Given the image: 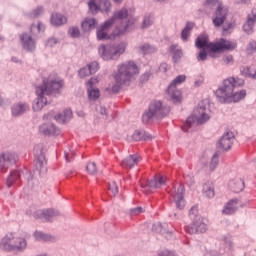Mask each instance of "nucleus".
I'll return each instance as SVG.
<instances>
[{"label":"nucleus","mask_w":256,"mask_h":256,"mask_svg":"<svg viewBox=\"0 0 256 256\" xmlns=\"http://www.w3.org/2000/svg\"><path fill=\"white\" fill-rule=\"evenodd\" d=\"M245 81L241 78L229 77L223 80L222 85L217 88L215 95L219 103H239L247 97V91L237 90L243 87Z\"/></svg>","instance_id":"f257e3e1"},{"label":"nucleus","mask_w":256,"mask_h":256,"mask_svg":"<svg viewBox=\"0 0 256 256\" xmlns=\"http://www.w3.org/2000/svg\"><path fill=\"white\" fill-rule=\"evenodd\" d=\"M63 85H65L63 80L43 78L42 84L36 87L37 98L33 104L34 111H41L45 105L51 103V95L53 93H60L61 89H63Z\"/></svg>","instance_id":"f03ea898"},{"label":"nucleus","mask_w":256,"mask_h":256,"mask_svg":"<svg viewBox=\"0 0 256 256\" xmlns=\"http://www.w3.org/2000/svg\"><path fill=\"white\" fill-rule=\"evenodd\" d=\"M139 73V67L133 61H127L119 64L117 67V73L113 75L115 83L111 87L113 93H119L123 88V85H129L134 75Z\"/></svg>","instance_id":"7ed1b4c3"},{"label":"nucleus","mask_w":256,"mask_h":256,"mask_svg":"<svg viewBox=\"0 0 256 256\" xmlns=\"http://www.w3.org/2000/svg\"><path fill=\"white\" fill-rule=\"evenodd\" d=\"M171 108L165 104H163L160 100L152 101L148 109L142 115V123L144 125H149V123H153V119H163V117H167Z\"/></svg>","instance_id":"20e7f679"},{"label":"nucleus","mask_w":256,"mask_h":256,"mask_svg":"<svg viewBox=\"0 0 256 256\" xmlns=\"http://www.w3.org/2000/svg\"><path fill=\"white\" fill-rule=\"evenodd\" d=\"M195 115H191L187 118L184 125L182 126V131L187 133L189 129H191L193 123L197 121L198 125H203V123H207L211 119V116H209V113H211V110L209 109V101L208 100H202L198 104V108L196 109Z\"/></svg>","instance_id":"39448f33"},{"label":"nucleus","mask_w":256,"mask_h":256,"mask_svg":"<svg viewBox=\"0 0 256 256\" xmlns=\"http://www.w3.org/2000/svg\"><path fill=\"white\" fill-rule=\"evenodd\" d=\"M127 45L125 43L120 44H101L98 47V53L103 61H117L125 50Z\"/></svg>","instance_id":"423d86ee"},{"label":"nucleus","mask_w":256,"mask_h":256,"mask_svg":"<svg viewBox=\"0 0 256 256\" xmlns=\"http://www.w3.org/2000/svg\"><path fill=\"white\" fill-rule=\"evenodd\" d=\"M43 31H45V25H43V23L38 22L37 24H32L30 26V35L27 33L20 35V41L23 49L29 53H31V51H35L37 45L35 37H39V33H43Z\"/></svg>","instance_id":"0eeeda50"},{"label":"nucleus","mask_w":256,"mask_h":256,"mask_svg":"<svg viewBox=\"0 0 256 256\" xmlns=\"http://www.w3.org/2000/svg\"><path fill=\"white\" fill-rule=\"evenodd\" d=\"M218 5L214 16L212 18V23L214 27H221L227 19V15H229V7L223 5L221 0H205L204 7H215Z\"/></svg>","instance_id":"6e6552de"},{"label":"nucleus","mask_w":256,"mask_h":256,"mask_svg":"<svg viewBox=\"0 0 256 256\" xmlns=\"http://www.w3.org/2000/svg\"><path fill=\"white\" fill-rule=\"evenodd\" d=\"M186 79H187V76L178 75L168 86L167 94L169 95L173 103H179V101H181V91L177 89V85H181V83H185Z\"/></svg>","instance_id":"1a4fd4ad"},{"label":"nucleus","mask_w":256,"mask_h":256,"mask_svg":"<svg viewBox=\"0 0 256 256\" xmlns=\"http://www.w3.org/2000/svg\"><path fill=\"white\" fill-rule=\"evenodd\" d=\"M19 160V156L15 152H2L0 153V173H7L9 167L15 165Z\"/></svg>","instance_id":"9d476101"},{"label":"nucleus","mask_w":256,"mask_h":256,"mask_svg":"<svg viewBox=\"0 0 256 256\" xmlns=\"http://www.w3.org/2000/svg\"><path fill=\"white\" fill-rule=\"evenodd\" d=\"M34 163L35 169L39 173L47 171V161L45 160V153L43 152V145L41 144L34 146Z\"/></svg>","instance_id":"9b49d317"},{"label":"nucleus","mask_w":256,"mask_h":256,"mask_svg":"<svg viewBox=\"0 0 256 256\" xmlns=\"http://www.w3.org/2000/svg\"><path fill=\"white\" fill-rule=\"evenodd\" d=\"M59 215H61V213L55 208L42 209L34 213L35 219H44L47 223H53Z\"/></svg>","instance_id":"f8f14e48"},{"label":"nucleus","mask_w":256,"mask_h":256,"mask_svg":"<svg viewBox=\"0 0 256 256\" xmlns=\"http://www.w3.org/2000/svg\"><path fill=\"white\" fill-rule=\"evenodd\" d=\"M170 199L176 205V209H184L185 208V186L180 184L176 190H174L170 194Z\"/></svg>","instance_id":"ddd939ff"},{"label":"nucleus","mask_w":256,"mask_h":256,"mask_svg":"<svg viewBox=\"0 0 256 256\" xmlns=\"http://www.w3.org/2000/svg\"><path fill=\"white\" fill-rule=\"evenodd\" d=\"M185 231L189 235H195L200 233H206L207 232V224L205 223V219L199 218L197 220H194L191 224L188 226H185Z\"/></svg>","instance_id":"4468645a"},{"label":"nucleus","mask_w":256,"mask_h":256,"mask_svg":"<svg viewBox=\"0 0 256 256\" xmlns=\"http://www.w3.org/2000/svg\"><path fill=\"white\" fill-rule=\"evenodd\" d=\"M232 251H233V242L231 241V238L224 237L222 240L220 252H217V250H211L208 253V256H223V253H231Z\"/></svg>","instance_id":"2eb2a0df"},{"label":"nucleus","mask_w":256,"mask_h":256,"mask_svg":"<svg viewBox=\"0 0 256 256\" xmlns=\"http://www.w3.org/2000/svg\"><path fill=\"white\" fill-rule=\"evenodd\" d=\"M14 241H15V233L13 232L7 233L0 240V249H2V251H6V253H13Z\"/></svg>","instance_id":"dca6fc26"},{"label":"nucleus","mask_w":256,"mask_h":256,"mask_svg":"<svg viewBox=\"0 0 256 256\" xmlns=\"http://www.w3.org/2000/svg\"><path fill=\"white\" fill-rule=\"evenodd\" d=\"M113 25V20H106L96 31V37L98 41H109L111 36L107 33V29H110Z\"/></svg>","instance_id":"f3484780"},{"label":"nucleus","mask_w":256,"mask_h":256,"mask_svg":"<svg viewBox=\"0 0 256 256\" xmlns=\"http://www.w3.org/2000/svg\"><path fill=\"white\" fill-rule=\"evenodd\" d=\"M233 141H235V135L233 132H226L220 138L218 147L219 149H222V151H229V149L233 147Z\"/></svg>","instance_id":"a211bd4d"},{"label":"nucleus","mask_w":256,"mask_h":256,"mask_svg":"<svg viewBox=\"0 0 256 256\" xmlns=\"http://www.w3.org/2000/svg\"><path fill=\"white\" fill-rule=\"evenodd\" d=\"M256 23V10L252 9L251 13L247 15L246 22L243 24V31L247 35H252Z\"/></svg>","instance_id":"6ab92c4d"},{"label":"nucleus","mask_w":256,"mask_h":256,"mask_svg":"<svg viewBox=\"0 0 256 256\" xmlns=\"http://www.w3.org/2000/svg\"><path fill=\"white\" fill-rule=\"evenodd\" d=\"M256 23V10L252 9L251 13L247 15L246 22L243 24V31L247 35H252Z\"/></svg>","instance_id":"aec40b11"},{"label":"nucleus","mask_w":256,"mask_h":256,"mask_svg":"<svg viewBox=\"0 0 256 256\" xmlns=\"http://www.w3.org/2000/svg\"><path fill=\"white\" fill-rule=\"evenodd\" d=\"M166 183L167 178H165V176H155L147 182L146 187L144 188V193H147V189H161V187H165Z\"/></svg>","instance_id":"412c9836"},{"label":"nucleus","mask_w":256,"mask_h":256,"mask_svg":"<svg viewBox=\"0 0 256 256\" xmlns=\"http://www.w3.org/2000/svg\"><path fill=\"white\" fill-rule=\"evenodd\" d=\"M152 231L159 233L160 235H166V239H169L173 235V230L169 229L168 223L157 222L152 225Z\"/></svg>","instance_id":"4be33fe9"},{"label":"nucleus","mask_w":256,"mask_h":256,"mask_svg":"<svg viewBox=\"0 0 256 256\" xmlns=\"http://www.w3.org/2000/svg\"><path fill=\"white\" fill-rule=\"evenodd\" d=\"M235 46L231 43V41H227L225 39H221L220 42H216L211 44V53H219V51H229L234 49Z\"/></svg>","instance_id":"5701e85b"},{"label":"nucleus","mask_w":256,"mask_h":256,"mask_svg":"<svg viewBox=\"0 0 256 256\" xmlns=\"http://www.w3.org/2000/svg\"><path fill=\"white\" fill-rule=\"evenodd\" d=\"M27 249V239L25 237L14 234V245H12V253H23Z\"/></svg>","instance_id":"b1692460"},{"label":"nucleus","mask_w":256,"mask_h":256,"mask_svg":"<svg viewBox=\"0 0 256 256\" xmlns=\"http://www.w3.org/2000/svg\"><path fill=\"white\" fill-rule=\"evenodd\" d=\"M23 175H25V172L21 170L12 171L6 181L7 187H13V185H21V177H23Z\"/></svg>","instance_id":"393cba45"},{"label":"nucleus","mask_w":256,"mask_h":256,"mask_svg":"<svg viewBox=\"0 0 256 256\" xmlns=\"http://www.w3.org/2000/svg\"><path fill=\"white\" fill-rule=\"evenodd\" d=\"M29 111V104L25 102H18L12 105L11 113L13 117H21V115H25Z\"/></svg>","instance_id":"a878e982"},{"label":"nucleus","mask_w":256,"mask_h":256,"mask_svg":"<svg viewBox=\"0 0 256 256\" xmlns=\"http://www.w3.org/2000/svg\"><path fill=\"white\" fill-rule=\"evenodd\" d=\"M39 131L40 133H42V135H59L61 133V130H59V128L56 127L55 124L53 123H44L39 127Z\"/></svg>","instance_id":"bb28decb"},{"label":"nucleus","mask_w":256,"mask_h":256,"mask_svg":"<svg viewBox=\"0 0 256 256\" xmlns=\"http://www.w3.org/2000/svg\"><path fill=\"white\" fill-rule=\"evenodd\" d=\"M141 161V156H138L137 154L129 155L121 162V167L124 169H133Z\"/></svg>","instance_id":"cd10ccee"},{"label":"nucleus","mask_w":256,"mask_h":256,"mask_svg":"<svg viewBox=\"0 0 256 256\" xmlns=\"http://www.w3.org/2000/svg\"><path fill=\"white\" fill-rule=\"evenodd\" d=\"M195 45L197 49H208L211 53V45H215V43H209V36L200 35L196 38Z\"/></svg>","instance_id":"c85d7f7f"},{"label":"nucleus","mask_w":256,"mask_h":256,"mask_svg":"<svg viewBox=\"0 0 256 256\" xmlns=\"http://www.w3.org/2000/svg\"><path fill=\"white\" fill-rule=\"evenodd\" d=\"M99 22L95 18H85L84 21L81 23V28L84 33H89V31H93L96 29Z\"/></svg>","instance_id":"c756f323"},{"label":"nucleus","mask_w":256,"mask_h":256,"mask_svg":"<svg viewBox=\"0 0 256 256\" xmlns=\"http://www.w3.org/2000/svg\"><path fill=\"white\" fill-rule=\"evenodd\" d=\"M129 27H131V21L127 20L125 23H121L119 26H116L113 35L115 37H121V35H125L127 31H129Z\"/></svg>","instance_id":"7c9ffc66"},{"label":"nucleus","mask_w":256,"mask_h":256,"mask_svg":"<svg viewBox=\"0 0 256 256\" xmlns=\"http://www.w3.org/2000/svg\"><path fill=\"white\" fill-rule=\"evenodd\" d=\"M229 187L234 193H241L245 189V182L241 179H235L229 182Z\"/></svg>","instance_id":"2f4dec72"},{"label":"nucleus","mask_w":256,"mask_h":256,"mask_svg":"<svg viewBox=\"0 0 256 256\" xmlns=\"http://www.w3.org/2000/svg\"><path fill=\"white\" fill-rule=\"evenodd\" d=\"M169 53H171L172 59L175 63H179V61H181V57H183V50H181V48L176 44L170 46Z\"/></svg>","instance_id":"473e14b6"},{"label":"nucleus","mask_w":256,"mask_h":256,"mask_svg":"<svg viewBox=\"0 0 256 256\" xmlns=\"http://www.w3.org/2000/svg\"><path fill=\"white\" fill-rule=\"evenodd\" d=\"M73 117V112L70 109H66L63 111L62 114H58L54 117L55 121L57 123H67L71 121V118Z\"/></svg>","instance_id":"72a5a7b5"},{"label":"nucleus","mask_w":256,"mask_h":256,"mask_svg":"<svg viewBox=\"0 0 256 256\" xmlns=\"http://www.w3.org/2000/svg\"><path fill=\"white\" fill-rule=\"evenodd\" d=\"M193 27H195V23L187 22L185 27L183 28L181 32V39L182 41H184V43H187V41H189V37H191V31L193 30Z\"/></svg>","instance_id":"f704fd0d"},{"label":"nucleus","mask_w":256,"mask_h":256,"mask_svg":"<svg viewBox=\"0 0 256 256\" xmlns=\"http://www.w3.org/2000/svg\"><path fill=\"white\" fill-rule=\"evenodd\" d=\"M133 141H149L151 139V135L145 130H135L132 134Z\"/></svg>","instance_id":"c9c22d12"},{"label":"nucleus","mask_w":256,"mask_h":256,"mask_svg":"<svg viewBox=\"0 0 256 256\" xmlns=\"http://www.w3.org/2000/svg\"><path fill=\"white\" fill-rule=\"evenodd\" d=\"M50 21L55 27H61V25L67 23V17L63 16V14L56 13L52 14Z\"/></svg>","instance_id":"e433bc0d"},{"label":"nucleus","mask_w":256,"mask_h":256,"mask_svg":"<svg viewBox=\"0 0 256 256\" xmlns=\"http://www.w3.org/2000/svg\"><path fill=\"white\" fill-rule=\"evenodd\" d=\"M129 17V11L126 8H122L119 11L114 12L112 18H110L108 21L113 20V25H115V21L122 19H127Z\"/></svg>","instance_id":"4c0bfd02"},{"label":"nucleus","mask_w":256,"mask_h":256,"mask_svg":"<svg viewBox=\"0 0 256 256\" xmlns=\"http://www.w3.org/2000/svg\"><path fill=\"white\" fill-rule=\"evenodd\" d=\"M237 211V200H230L222 210L224 215H233Z\"/></svg>","instance_id":"58836bf2"},{"label":"nucleus","mask_w":256,"mask_h":256,"mask_svg":"<svg viewBox=\"0 0 256 256\" xmlns=\"http://www.w3.org/2000/svg\"><path fill=\"white\" fill-rule=\"evenodd\" d=\"M139 50L141 51V53L143 55H151L153 53H157V47H155L149 43H145V44L141 45L139 47Z\"/></svg>","instance_id":"ea45409f"},{"label":"nucleus","mask_w":256,"mask_h":256,"mask_svg":"<svg viewBox=\"0 0 256 256\" xmlns=\"http://www.w3.org/2000/svg\"><path fill=\"white\" fill-rule=\"evenodd\" d=\"M202 193H204L205 197L208 199H213L215 197V189H213V184L205 183L202 188Z\"/></svg>","instance_id":"a19ab883"},{"label":"nucleus","mask_w":256,"mask_h":256,"mask_svg":"<svg viewBox=\"0 0 256 256\" xmlns=\"http://www.w3.org/2000/svg\"><path fill=\"white\" fill-rule=\"evenodd\" d=\"M34 238L36 239V241H51L53 239V236L41 231H35Z\"/></svg>","instance_id":"79ce46f5"},{"label":"nucleus","mask_w":256,"mask_h":256,"mask_svg":"<svg viewBox=\"0 0 256 256\" xmlns=\"http://www.w3.org/2000/svg\"><path fill=\"white\" fill-rule=\"evenodd\" d=\"M101 13H109L111 11V0H97Z\"/></svg>","instance_id":"37998d69"},{"label":"nucleus","mask_w":256,"mask_h":256,"mask_svg":"<svg viewBox=\"0 0 256 256\" xmlns=\"http://www.w3.org/2000/svg\"><path fill=\"white\" fill-rule=\"evenodd\" d=\"M88 92V98L90 101H97V98L100 97L101 93L99 92V89H95L93 87L87 88Z\"/></svg>","instance_id":"c03bdc74"},{"label":"nucleus","mask_w":256,"mask_h":256,"mask_svg":"<svg viewBox=\"0 0 256 256\" xmlns=\"http://www.w3.org/2000/svg\"><path fill=\"white\" fill-rule=\"evenodd\" d=\"M88 9L92 15H97L99 11H101V8L99 6V3L95 2V0H90L88 2Z\"/></svg>","instance_id":"a18cd8bd"},{"label":"nucleus","mask_w":256,"mask_h":256,"mask_svg":"<svg viewBox=\"0 0 256 256\" xmlns=\"http://www.w3.org/2000/svg\"><path fill=\"white\" fill-rule=\"evenodd\" d=\"M242 75L244 77H249L250 79H253L255 77V69L251 66H246L241 69Z\"/></svg>","instance_id":"49530a36"},{"label":"nucleus","mask_w":256,"mask_h":256,"mask_svg":"<svg viewBox=\"0 0 256 256\" xmlns=\"http://www.w3.org/2000/svg\"><path fill=\"white\" fill-rule=\"evenodd\" d=\"M217 165H219V152H215L211 158L209 164L210 171H215V169H217Z\"/></svg>","instance_id":"de8ad7c7"},{"label":"nucleus","mask_w":256,"mask_h":256,"mask_svg":"<svg viewBox=\"0 0 256 256\" xmlns=\"http://www.w3.org/2000/svg\"><path fill=\"white\" fill-rule=\"evenodd\" d=\"M154 19L151 15H145L142 21V29H149L153 25Z\"/></svg>","instance_id":"09e8293b"},{"label":"nucleus","mask_w":256,"mask_h":256,"mask_svg":"<svg viewBox=\"0 0 256 256\" xmlns=\"http://www.w3.org/2000/svg\"><path fill=\"white\" fill-rule=\"evenodd\" d=\"M86 171L89 175H97V164L95 162H89L86 166Z\"/></svg>","instance_id":"8fccbe9b"},{"label":"nucleus","mask_w":256,"mask_h":256,"mask_svg":"<svg viewBox=\"0 0 256 256\" xmlns=\"http://www.w3.org/2000/svg\"><path fill=\"white\" fill-rule=\"evenodd\" d=\"M188 215L190 219H197V217L199 216V207L192 206L189 210Z\"/></svg>","instance_id":"3c124183"},{"label":"nucleus","mask_w":256,"mask_h":256,"mask_svg":"<svg viewBox=\"0 0 256 256\" xmlns=\"http://www.w3.org/2000/svg\"><path fill=\"white\" fill-rule=\"evenodd\" d=\"M87 67H88V69H89L91 75H95V73H96L97 71H99V63H97V62H95V61H94V62H91L90 64H88Z\"/></svg>","instance_id":"603ef678"},{"label":"nucleus","mask_w":256,"mask_h":256,"mask_svg":"<svg viewBox=\"0 0 256 256\" xmlns=\"http://www.w3.org/2000/svg\"><path fill=\"white\" fill-rule=\"evenodd\" d=\"M109 191H111L113 197L119 193V187L117 186L116 182H110L108 184Z\"/></svg>","instance_id":"864d4df0"},{"label":"nucleus","mask_w":256,"mask_h":256,"mask_svg":"<svg viewBox=\"0 0 256 256\" xmlns=\"http://www.w3.org/2000/svg\"><path fill=\"white\" fill-rule=\"evenodd\" d=\"M233 23H228L226 25L223 26L222 28V35H230V33L233 32Z\"/></svg>","instance_id":"5fc2aeb1"},{"label":"nucleus","mask_w":256,"mask_h":256,"mask_svg":"<svg viewBox=\"0 0 256 256\" xmlns=\"http://www.w3.org/2000/svg\"><path fill=\"white\" fill-rule=\"evenodd\" d=\"M79 77L83 78V77H89V75H91V70H89V67H83L78 71Z\"/></svg>","instance_id":"6e6d98bb"},{"label":"nucleus","mask_w":256,"mask_h":256,"mask_svg":"<svg viewBox=\"0 0 256 256\" xmlns=\"http://www.w3.org/2000/svg\"><path fill=\"white\" fill-rule=\"evenodd\" d=\"M43 14V7L38 6L36 9H34L32 11V13H30V17H32L33 19L39 17V15Z\"/></svg>","instance_id":"4d7b16f0"},{"label":"nucleus","mask_w":256,"mask_h":256,"mask_svg":"<svg viewBox=\"0 0 256 256\" xmlns=\"http://www.w3.org/2000/svg\"><path fill=\"white\" fill-rule=\"evenodd\" d=\"M70 37H73V39H77L79 35H81V32L79 31V28L73 27L69 30Z\"/></svg>","instance_id":"13d9d810"},{"label":"nucleus","mask_w":256,"mask_h":256,"mask_svg":"<svg viewBox=\"0 0 256 256\" xmlns=\"http://www.w3.org/2000/svg\"><path fill=\"white\" fill-rule=\"evenodd\" d=\"M207 55H208L207 50L202 49L198 54V57H197L198 61H207Z\"/></svg>","instance_id":"bf43d9fd"},{"label":"nucleus","mask_w":256,"mask_h":256,"mask_svg":"<svg viewBox=\"0 0 256 256\" xmlns=\"http://www.w3.org/2000/svg\"><path fill=\"white\" fill-rule=\"evenodd\" d=\"M153 75V73H151L150 71L145 72L141 78L140 81L141 83H147V81H149V79H151V76Z\"/></svg>","instance_id":"052dcab7"},{"label":"nucleus","mask_w":256,"mask_h":256,"mask_svg":"<svg viewBox=\"0 0 256 256\" xmlns=\"http://www.w3.org/2000/svg\"><path fill=\"white\" fill-rule=\"evenodd\" d=\"M59 43V40L57 38H49L46 42V47H55Z\"/></svg>","instance_id":"680f3d73"},{"label":"nucleus","mask_w":256,"mask_h":256,"mask_svg":"<svg viewBox=\"0 0 256 256\" xmlns=\"http://www.w3.org/2000/svg\"><path fill=\"white\" fill-rule=\"evenodd\" d=\"M65 159H66L67 163H71V161H73V159H75V153L65 152Z\"/></svg>","instance_id":"e2e57ef3"},{"label":"nucleus","mask_w":256,"mask_h":256,"mask_svg":"<svg viewBox=\"0 0 256 256\" xmlns=\"http://www.w3.org/2000/svg\"><path fill=\"white\" fill-rule=\"evenodd\" d=\"M131 215H139V213H143V208L142 207H136L132 208L130 210Z\"/></svg>","instance_id":"0e129e2a"},{"label":"nucleus","mask_w":256,"mask_h":256,"mask_svg":"<svg viewBox=\"0 0 256 256\" xmlns=\"http://www.w3.org/2000/svg\"><path fill=\"white\" fill-rule=\"evenodd\" d=\"M247 51H256V41L248 43Z\"/></svg>","instance_id":"69168bd1"},{"label":"nucleus","mask_w":256,"mask_h":256,"mask_svg":"<svg viewBox=\"0 0 256 256\" xmlns=\"http://www.w3.org/2000/svg\"><path fill=\"white\" fill-rule=\"evenodd\" d=\"M97 83H99V80L97 78H91L88 82H87V87H93V85H97Z\"/></svg>","instance_id":"338daca9"},{"label":"nucleus","mask_w":256,"mask_h":256,"mask_svg":"<svg viewBox=\"0 0 256 256\" xmlns=\"http://www.w3.org/2000/svg\"><path fill=\"white\" fill-rule=\"evenodd\" d=\"M96 111L100 113V115H107V109L103 106H97Z\"/></svg>","instance_id":"774afa93"}]
</instances>
